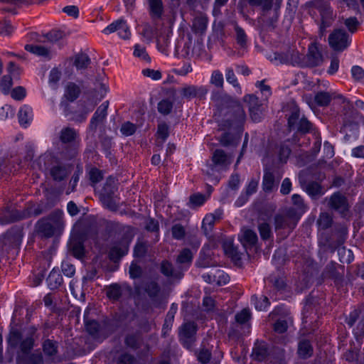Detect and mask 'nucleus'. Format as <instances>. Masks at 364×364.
<instances>
[{"instance_id":"e433bc0d","label":"nucleus","mask_w":364,"mask_h":364,"mask_svg":"<svg viewBox=\"0 0 364 364\" xmlns=\"http://www.w3.org/2000/svg\"><path fill=\"white\" fill-rule=\"evenodd\" d=\"M18 117L19 123L26 126L33 118V110L28 105H23L18 111Z\"/></svg>"},{"instance_id":"39448f33","label":"nucleus","mask_w":364,"mask_h":364,"mask_svg":"<svg viewBox=\"0 0 364 364\" xmlns=\"http://www.w3.org/2000/svg\"><path fill=\"white\" fill-rule=\"evenodd\" d=\"M288 127L290 131L296 130L298 132L305 134L310 132L312 124L306 117H301L299 107L293 105L288 117Z\"/></svg>"},{"instance_id":"b1692460","label":"nucleus","mask_w":364,"mask_h":364,"mask_svg":"<svg viewBox=\"0 0 364 364\" xmlns=\"http://www.w3.org/2000/svg\"><path fill=\"white\" fill-rule=\"evenodd\" d=\"M149 4V14L153 21L161 18L164 9L162 0H147Z\"/></svg>"},{"instance_id":"cd10ccee","label":"nucleus","mask_w":364,"mask_h":364,"mask_svg":"<svg viewBox=\"0 0 364 364\" xmlns=\"http://www.w3.org/2000/svg\"><path fill=\"white\" fill-rule=\"evenodd\" d=\"M250 7L259 9L261 12H269L272 9L274 0H243Z\"/></svg>"},{"instance_id":"3c124183","label":"nucleus","mask_w":364,"mask_h":364,"mask_svg":"<svg viewBox=\"0 0 364 364\" xmlns=\"http://www.w3.org/2000/svg\"><path fill=\"white\" fill-rule=\"evenodd\" d=\"M196 355L200 363L206 364L210 360L212 353L210 350L206 348L203 345L199 350L196 352Z\"/></svg>"},{"instance_id":"5701e85b","label":"nucleus","mask_w":364,"mask_h":364,"mask_svg":"<svg viewBox=\"0 0 364 364\" xmlns=\"http://www.w3.org/2000/svg\"><path fill=\"white\" fill-rule=\"evenodd\" d=\"M81 93L80 87L73 82H69L65 87L62 100L73 102L77 100Z\"/></svg>"},{"instance_id":"f3484780","label":"nucleus","mask_w":364,"mask_h":364,"mask_svg":"<svg viewBox=\"0 0 364 364\" xmlns=\"http://www.w3.org/2000/svg\"><path fill=\"white\" fill-rule=\"evenodd\" d=\"M109 101H105L101 104L94 113L90 123V128L96 130L100 124H102L107 117Z\"/></svg>"},{"instance_id":"4d7b16f0","label":"nucleus","mask_w":364,"mask_h":364,"mask_svg":"<svg viewBox=\"0 0 364 364\" xmlns=\"http://www.w3.org/2000/svg\"><path fill=\"white\" fill-rule=\"evenodd\" d=\"M145 292L151 298H156L160 292V287L155 282L147 283L144 287Z\"/></svg>"},{"instance_id":"f8f14e48","label":"nucleus","mask_w":364,"mask_h":364,"mask_svg":"<svg viewBox=\"0 0 364 364\" xmlns=\"http://www.w3.org/2000/svg\"><path fill=\"white\" fill-rule=\"evenodd\" d=\"M282 176V174L279 172L265 170L262 178V190L265 193H271L274 189H277Z\"/></svg>"},{"instance_id":"f704fd0d","label":"nucleus","mask_w":364,"mask_h":364,"mask_svg":"<svg viewBox=\"0 0 364 364\" xmlns=\"http://www.w3.org/2000/svg\"><path fill=\"white\" fill-rule=\"evenodd\" d=\"M142 341L143 338L140 333L128 334L124 339L125 345L133 350L139 348Z\"/></svg>"},{"instance_id":"680f3d73","label":"nucleus","mask_w":364,"mask_h":364,"mask_svg":"<svg viewBox=\"0 0 364 364\" xmlns=\"http://www.w3.org/2000/svg\"><path fill=\"white\" fill-rule=\"evenodd\" d=\"M57 343L51 340H46L43 343V348L45 354L52 356L57 353Z\"/></svg>"},{"instance_id":"a878e982","label":"nucleus","mask_w":364,"mask_h":364,"mask_svg":"<svg viewBox=\"0 0 364 364\" xmlns=\"http://www.w3.org/2000/svg\"><path fill=\"white\" fill-rule=\"evenodd\" d=\"M300 183L306 192L312 198H318L324 194V191L323 190L322 186L317 182L311 181L304 186L303 181L300 180Z\"/></svg>"},{"instance_id":"c03bdc74","label":"nucleus","mask_w":364,"mask_h":364,"mask_svg":"<svg viewBox=\"0 0 364 364\" xmlns=\"http://www.w3.org/2000/svg\"><path fill=\"white\" fill-rule=\"evenodd\" d=\"M268 360L272 364H286L284 350L281 348L274 349L273 353L269 355Z\"/></svg>"},{"instance_id":"7ed1b4c3","label":"nucleus","mask_w":364,"mask_h":364,"mask_svg":"<svg viewBox=\"0 0 364 364\" xmlns=\"http://www.w3.org/2000/svg\"><path fill=\"white\" fill-rule=\"evenodd\" d=\"M117 191L114 178H107L101 190L100 198L104 206L112 211L117 210L119 207V199L115 195Z\"/></svg>"},{"instance_id":"1a4fd4ad","label":"nucleus","mask_w":364,"mask_h":364,"mask_svg":"<svg viewBox=\"0 0 364 364\" xmlns=\"http://www.w3.org/2000/svg\"><path fill=\"white\" fill-rule=\"evenodd\" d=\"M197 331V324L193 321L185 323L179 331L180 339L183 344L190 349L196 341L195 335Z\"/></svg>"},{"instance_id":"a18cd8bd","label":"nucleus","mask_w":364,"mask_h":364,"mask_svg":"<svg viewBox=\"0 0 364 364\" xmlns=\"http://www.w3.org/2000/svg\"><path fill=\"white\" fill-rule=\"evenodd\" d=\"M234 30L235 32V40L237 43L241 48L247 46V36L242 28L239 26L236 23H234Z\"/></svg>"},{"instance_id":"0eeeda50","label":"nucleus","mask_w":364,"mask_h":364,"mask_svg":"<svg viewBox=\"0 0 364 364\" xmlns=\"http://www.w3.org/2000/svg\"><path fill=\"white\" fill-rule=\"evenodd\" d=\"M346 322L350 327L357 323L353 328L355 336H364V308H358L351 311L346 318Z\"/></svg>"},{"instance_id":"774afa93","label":"nucleus","mask_w":364,"mask_h":364,"mask_svg":"<svg viewBox=\"0 0 364 364\" xmlns=\"http://www.w3.org/2000/svg\"><path fill=\"white\" fill-rule=\"evenodd\" d=\"M61 71L58 68H53L49 73V84L54 85L55 88H56L57 84L61 78Z\"/></svg>"},{"instance_id":"20e7f679","label":"nucleus","mask_w":364,"mask_h":364,"mask_svg":"<svg viewBox=\"0 0 364 364\" xmlns=\"http://www.w3.org/2000/svg\"><path fill=\"white\" fill-rule=\"evenodd\" d=\"M299 218V213L296 208H289L283 210L274 216L275 230L291 231L295 228Z\"/></svg>"},{"instance_id":"49530a36","label":"nucleus","mask_w":364,"mask_h":364,"mask_svg":"<svg viewBox=\"0 0 364 364\" xmlns=\"http://www.w3.org/2000/svg\"><path fill=\"white\" fill-rule=\"evenodd\" d=\"M173 107V100L169 99L161 100L157 105V109L163 115L169 114Z\"/></svg>"},{"instance_id":"338daca9","label":"nucleus","mask_w":364,"mask_h":364,"mask_svg":"<svg viewBox=\"0 0 364 364\" xmlns=\"http://www.w3.org/2000/svg\"><path fill=\"white\" fill-rule=\"evenodd\" d=\"M225 77L228 82L231 84L234 87L240 90V85L237 81V77L232 68H229L226 69Z\"/></svg>"},{"instance_id":"6ab92c4d","label":"nucleus","mask_w":364,"mask_h":364,"mask_svg":"<svg viewBox=\"0 0 364 364\" xmlns=\"http://www.w3.org/2000/svg\"><path fill=\"white\" fill-rule=\"evenodd\" d=\"M71 173V166L57 164L50 168V175L55 181H62Z\"/></svg>"},{"instance_id":"9b49d317","label":"nucleus","mask_w":364,"mask_h":364,"mask_svg":"<svg viewBox=\"0 0 364 364\" xmlns=\"http://www.w3.org/2000/svg\"><path fill=\"white\" fill-rule=\"evenodd\" d=\"M23 237L21 228H12L4 236L3 243L9 249H18L21 243Z\"/></svg>"},{"instance_id":"dca6fc26","label":"nucleus","mask_w":364,"mask_h":364,"mask_svg":"<svg viewBox=\"0 0 364 364\" xmlns=\"http://www.w3.org/2000/svg\"><path fill=\"white\" fill-rule=\"evenodd\" d=\"M180 92L183 98L190 100L193 97L203 99L208 90L205 86L186 85Z\"/></svg>"},{"instance_id":"a19ab883","label":"nucleus","mask_w":364,"mask_h":364,"mask_svg":"<svg viewBox=\"0 0 364 364\" xmlns=\"http://www.w3.org/2000/svg\"><path fill=\"white\" fill-rule=\"evenodd\" d=\"M209 197L200 193H193L189 197L188 206L191 208H196L201 206L207 200Z\"/></svg>"},{"instance_id":"69168bd1","label":"nucleus","mask_w":364,"mask_h":364,"mask_svg":"<svg viewBox=\"0 0 364 364\" xmlns=\"http://www.w3.org/2000/svg\"><path fill=\"white\" fill-rule=\"evenodd\" d=\"M215 217L212 214L207 215L204 218L203 220L202 228L204 230L205 235H208L212 230L213 225L215 224Z\"/></svg>"},{"instance_id":"09e8293b","label":"nucleus","mask_w":364,"mask_h":364,"mask_svg":"<svg viewBox=\"0 0 364 364\" xmlns=\"http://www.w3.org/2000/svg\"><path fill=\"white\" fill-rule=\"evenodd\" d=\"M106 295L109 299L118 300L122 296V289L118 284H112L107 287Z\"/></svg>"},{"instance_id":"0e129e2a","label":"nucleus","mask_w":364,"mask_h":364,"mask_svg":"<svg viewBox=\"0 0 364 364\" xmlns=\"http://www.w3.org/2000/svg\"><path fill=\"white\" fill-rule=\"evenodd\" d=\"M88 176L93 186L103 178L102 172L97 168H92L88 173Z\"/></svg>"},{"instance_id":"6e6552de","label":"nucleus","mask_w":364,"mask_h":364,"mask_svg":"<svg viewBox=\"0 0 364 364\" xmlns=\"http://www.w3.org/2000/svg\"><path fill=\"white\" fill-rule=\"evenodd\" d=\"M330 46L336 51H343L350 43L348 33L341 29L335 30L328 37Z\"/></svg>"},{"instance_id":"2eb2a0df","label":"nucleus","mask_w":364,"mask_h":364,"mask_svg":"<svg viewBox=\"0 0 364 364\" xmlns=\"http://www.w3.org/2000/svg\"><path fill=\"white\" fill-rule=\"evenodd\" d=\"M244 100L248 105L251 119L254 122H259L262 119V108L258 98L254 95H247Z\"/></svg>"},{"instance_id":"412c9836","label":"nucleus","mask_w":364,"mask_h":364,"mask_svg":"<svg viewBox=\"0 0 364 364\" xmlns=\"http://www.w3.org/2000/svg\"><path fill=\"white\" fill-rule=\"evenodd\" d=\"M108 91L107 85L104 82L103 80L100 77H96L95 82V87L93 90L90 91V95L95 101L93 103L97 104L107 94Z\"/></svg>"},{"instance_id":"c85d7f7f","label":"nucleus","mask_w":364,"mask_h":364,"mask_svg":"<svg viewBox=\"0 0 364 364\" xmlns=\"http://www.w3.org/2000/svg\"><path fill=\"white\" fill-rule=\"evenodd\" d=\"M252 356L258 361H263L268 359L269 353L267 345L264 342H257L253 348Z\"/></svg>"},{"instance_id":"052dcab7","label":"nucleus","mask_w":364,"mask_h":364,"mask_svg":"<svg viewBox=\"0 0 364 364\" xmlns=\"http://www.w3.org/2000/svg\"><path fill=\"white\" fill-rule=\"evenodd\" d=\"M13 85V80L10 75H4L0 80V90L4 95H8Z\"/></svg>"},{"instance_id":"ddd939ff","label":"nucleus","mask_w":364,"mask_h":364,"mask_svg":"<svg viewBox=\"0 0 364 364\" xmlns=\"http://www.w3.org/2000/svg\"><path fill=\"white\" fill-rule=\"evenodd\" d=\"M343 103L344 104L341 114L343 125V127L351 126L356 122L360 114L346 99H343Z\"/></svg>"},{"instance_id":"13d9d810","label":"nucleus","mask_w":364,"mask_h":364,"mask_svg":"<svg viewBox=\"0 0 364 364\" xmlns=\"http://www.w3.org/2000/svg\"><path fill=\"white\" fill-rule=\"evenodd\" d=\"M258 230L261 238L264 240L269 239L272 235L271 227L269 224L266 222L259 223Z\"/></svg>"},{"instance_id":"37998d69","label":"nucleus","mask_w":364,"mask_h":364,"mask_svg":"<svg viewBox=\"0 0 364 364\" xmlns=\"http://www.w3.org/2000/svg\"><path fill=\"white\" fill-rule=\"evenodd\" d=\"M128 247L125 245L119 246L116 245L111 248L109 252V257L111 260L116 262L120 259L124 255L127 254Z\"/></svg>"},{"instance_id":"72a5a7b5","label":"nucleus","mask_w":364,"mask_h":364,"mask_svg":"<svg viewBox=\"0 0 364 364\" xmlns=\"http://www.w3.org/2000/svg\"><path fill=\"white\" fill-rule=\"evenodd\" d=\"M56 231H60L63 228L64 223L63 220V212L56 210L53 212L47 218H45Z\"/></svg>"},{"instance_id":"4c0bfd02","label":"nucleus","mask_w":364,"mask_h":364,"mask_svg":"<svg viewBox=\"0 0 364 364\" xmlns=\"http://www.w3.org/2000/svg\"><path fill=\"white\" fill-rule=\"evenodd\" d=\"M258 237L257 233L250 229L242 230L241 241L245 246L252 247L257 242Z\"/></svg>"},{"instance_id":"864d4df0","label":"nucleus","mask_w":364,"mask_h":364,"mask_svg":"<svg viewBox=\"0 0 364 364\" xmlns=\"http://www.w3.org/2000/svg\"><path fill=\"white\" fill-rule=\"evenodd\" d=\"M193 254L191 250L185 248L179 253L176 262L179 264H190L192 262Z\"/></svg>"},{"instance_id":"f03ea898","label":"nucleus","mask_w":364,"mask_h":364,"mask_svg":"<svg viewBox=\"0 0 364 364\" xmlns=\"http://www.w3.org/2000/svg\"><path fill=\"white\" fill-rule=\"evenodd\" d=\"M245 119V113L242 107L235 103L228 107L225 113V119L219 124L221 129H229L231 128L240 129Z\"/></svg>"},{"instance_id":"aec40b11","label":"nucleus","mask_w":364,"mask_h":364,"mask_svg":"<svg viewBox=\"0 0 364 364\" xmlns=\"http://www.w3.org/2000/svg\"><path fill=\"white\" fill-rule=\"evenodd\" d=\"M305 58L306 65L309 67L318 66L321 65L323 60V56L318 47L314 44H311L309 47V51Z\"/></svg>"},{"instance_id":"9d476101","label":"nucleus","mask_w":364,"mask_h":364,"mask_svg":"<svg viewBox=\"0 0 364 364\" xmlns=\"http://www.w3.org/2000/svg\"><path fill=\"white\" fill-rule=\"evenodd\" d=\"M95 106V103L80 100L77 104V107L74 109L73 117L70 119L77 123L85 122L87 114L94 109Z\"/></svg>"},{"instance_id":"5fc2aeb1","label":"nucleus","mask_w":364,"mask_h":364,"mask_svg":"<svg viewBox=\"0 0 364 364\" xmlns=\"http://www.w3.org/2000/svg\"><path fill=\"white\" fill-rule=\"evenodd\" d=\"M252 301L254 302L255 308L259 311L265 310L270 304L269 299L263 295L259 298L256 296H252Z\"/></svg>"},{"instance_id":"6e6d98bb","label":"nucleus","mask_w":364,"mask_h":364,"mask_svg":"<svg viewBox=\"0 0 364 364\" xmlns=\"http://www.w3.org/2000/svg\"><path fill=\"white\" fill-rule=\"evenodd\" d=\"M314 100L319 106H327L331 100V96L327 92H319L315 95Z\"/></svg>"},{"instance_id":"603ef678","label":"nucleus","mask_w":364,"mask_h":364,"mask_svg":"<svg viewBox=\"0 0 364 364\" xmlns=\"http://www.w3.org/2000/svg\"><path fill=\"white\" fill-rule=\"evenodd\" d=\"M240 140V136H234L230 133H224L220 139V144L224 146H228L230 145L236 146Z\"/></svg>"},{"instance_id":"c9c22d12","label":"nucleus","mask_w":364,"mask_h":364,"mask_svg":"<svg viewBox=\"0 0 364 364\" xmlns=\"http://www.w3.org/2000/svg\"><path fill=\"white\" fill-rule=\"evenodd\" d=\"M314 349L309 341L304 339L299 343L298 354L300 358L306 359L312 355Z\"/></svg>"},{"instance_id":"de8ad7c7","label":"nucleus","mask_w":364,"mask_h":364,"mask_svg":"<svg viewBox=\"0 0 364 364\" xmlns=\"http://www.w3.org/2000/svg\"><path fill=\"white\" fill-rule=\"evenodd\" d=\"M208 18L205 16H198L194 18L193 28L195 33H203L207 28Z\"/></svg>"},{"instance_id":"e2e57ef3","label":"nucleus","mask_w":364,"mask_h":364,"mask_svg":"<svg viewBox=\"0 0 364 364\" xmlns=\"http://www.w3.org/2000/svg\"><path fill=\"white\" fill-rule=\"evenodd\" d=\"M291 200L293 204L296 206L294 208H296L299 213V217H301V214L304 213L306 210V205H304L303 198L299 194H294L291 196Z\"/></svg>"},{"instance_id":"4468645a","label":"nucleus","mask_w":364,"mask_h":364,"mask_svg":"<svg viewBox=\"0 0 364 364\" xmlns=\"http://www.w3.org/2000/svg\"><path fill=\"white\" fill-rule=\"evenodd\" d=\"M328 205L330 208L341 214H345L349 208L346 197L340 192L334 193L329 198Z\"/></svg>"},{"instance_id":"423d86ee","label":"nucleus","mask_w":364,"mask_h":364,"mask_svg":"<svg viewBox=\"0 0 364 364\" xmlns=\"http://www.w3.org/2000/svg\"><path fill=\"white\" fill-rule=\"evenodd\" d=\"M85 328L87 333L95 339L103 340L111 333L109 325L105 321L101 323L95 320L87 321L85 322Z\"/></svg>"},{"instance_id":"bf43d9fd","label":"nucleus","mask_w":364,"mask_h":364,"mask_svg":"<svg viewBox=\"0 0 364 364\" xmlns=\"http://www.w3.org/2000/svg\"><path fill=\"white\" fill-rule=\"evenodd\" d=\"M317 223L321 229H327L332 224V218L328 213H322L319 215Z\"/></svg>"},{"instance_id":"c756f323","label":"nucleus","mask_w":364,"mask_h":364,"mask_svg":"<svg viewBox=\"0 0 364 364\" xmlns=\"http://www.w3.org/2000/svg\"><path fill=\"white\" fill-rule=\"evenodd\" d=\"M73 65L76 68L77 70H85L91 63L90 57L84 53H78L75 54L73 58Z\"/></svg>"},{"instance_id":"ea45409f","label":"nucleus","mask_w":364,"mask_h":364,"mask_svg":"<svg viewBox=\"0 0 364 364\" xmlns=\"http://www.w3.org/2000/svg\"><path fill=\"white\" fill-rule=\"evenodd\" d=\"M24 48L26 51L38 56L49 57L50 53V50L48 48L41 45L27 44Z\"/></svg>"},{"instance_id":"473e14b6","label":"nucleus","mask_w":364,"mask_h":364,"mask_svg":"<svg viewBox=\"0 0 364 364\" xmlns=\"http://www.w3.org/2000/svg\"><path fill=\"white\" fill-rule=\"evenodd\" d=\"M212 161L215 165L227 166L230 163V156L222 149H216L212 156Z\"/></svg>"},{"instance_id":"8fccbe9b","label":"nucleus","mask_w":364,"mask_h":364,"mask_svg":"<svg viewBox=\"0 0 364 364\" xmlns=\"http://www.w3.org/2000/svg\"><path fill=\"white\" fill-rule=\"evenodd\" d=\"M210 83L217 88L223 89L224 85L223 73L218 70H213L210 76Z\"/></svg>"},{"instance_id":"f257e3e1","label":"nucleus","mask_w":364,"mask_h":364,"mask_svg":"<svg viewBox=\"0 0 364 364\" xmlns=\"http://www.w3.org/2000/svg\"><path fill=\"white\" fill-rule=\"evenodd\" d=\"M38 339L37 328L29 326L22 330L11 328L7 336L9 348L16 350L18 356L27 357Z\"/></svg>"},{"instance_id":"58836bf2","label":"nucleus","mask_w":364,"mask_h":364,"mask_svg":"<svg viewBox=\"0 0 364 364\" xmlns=\"http://www.w3.org/2000/svg\"><path fill=\"white\" fill-rule=\"evenodd\" d=\"M48 286L50 289L58 288L63 283V278L58 271L52 270L47 278Z\"/></svg>"},{"instance_id":"7c9ffc66","label":"nucleus","mask_w":364,"mask_h":364,"mask_svg":"<svg viewBox=\"0 0 364 364\" xmlns=\"http://www.w3.org/2000/svg\"><path fill=\"white\" fill-rule=\"evenodd\" d=\"M38 232L44 237H51L57 232L55 229L45 218L37 223Z\"/></svg>"},{"instance_id":"bb28decb","label":"nucleus","mask_w":364,"mask_h":364,"mask_svg":"<svg viewBox=\"0 0 364 364\" xmlns=\"http://www.w3.org/2000/svg\"><path fill=\"white\" fill-rule=\"evenodd\" d=\"M223 247L225 254L237 264L238 262L241 259V254L237 250V248L234 246L232 241L230 240H225L223 244Z\"/></svg>"},{"instance_id":"4be33fe9","label":"nucleus","mask_w":364,"mask_h":364,"mask_svg":"<svg viewBox=\"0 0 364 364\" xmlns=\"http://www.w3.org/2000/svg\"><path fill=\"white\" fill-rule=\"evenodd\" d=\"M68 248L72 255L77 259H81L85 255L83 241L78 236H74L70 239Z\"/></svg>"},{"instance_id":"79ce46f5","label":"nucleus","mask_w":364,"mask_h":364,"mask_svg":"<svg viewBox=\"0 0 364 364\" xmlns=\"http://www.w3.org/2000/svg\"><path fill=\"white\" fill-rule=\"evenodd\" d=\"M315 6L318 9L321 16V21H330L331 22L332 20V11L327 3H323L321 1L315 2Z\"/></svg>"},{"instance_id":"2f4dec72","label":"nucleus","mask_w":364,"mask_h":364,"mask_svg":"<svg viewBox=\"0 0 364 364\" xmlns=\"http://www.w3.org/2000/svg\"><path fill=\"white\" fill-rule=\"evenodd\" d=\"M298 52L292 51L291 53L290 51H288L287 53H274L273 54V57L272 55L269 56V58L270 60L273 61H278L280 63H293L296 62V60H294L293 56L298 55Z\"/></svg>"},{"instance_id":"393cba45","label":"nucleus","mask_w":364,"mask_h":364,"mask_svg":"<svg viewBox=\"0 0 364 364\" xmlns=\"http://www.w3.org/2000/svg\"><path fill=\"white\" fill-rule=\"evenodd\" d=\"M79 136L78 132L70 127H63L59 132V140L63 144H71Z\"/></svg>"},{"instance_id":"a211bd4d","label":"nucleus","mask_w":364,"mask_h":364,"mask_svg":"<svg viewBox=\"0 0 364 364\" xmlns=\"http://www.w3.org/2000/svg\"><path fill=\"white\" fill-rule=\"evenodd\" d=\"M278 21V14L275 11L272 15H269L268 12H262L260 16L257 18V23L264 31H273L277 27Z\"/></svg>"}]
</instances>
